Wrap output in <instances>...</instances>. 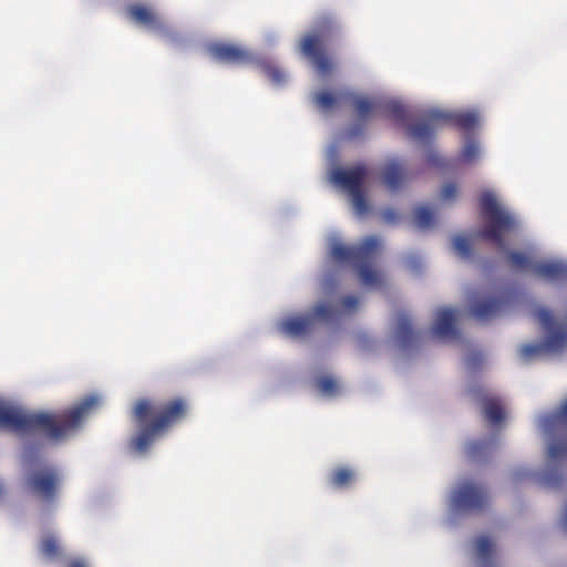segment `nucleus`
Returning <instances> with one entry per match:
<instances>
[{"mask_svg": "<svg viewBox=\"0 0 567 567\" xmlns=\"http://www.w3.org/2000/svg\"><path fill=\"white\" fill-rule=\"evenodd\" d=\"M97 403V398L91 395L62 413L52 414L25 413L0 401V426L19 433L41 432L58 442L74 431Z\"/></svg>", "mask_w": 567, "mask_h": 567, "instance_id": "obj_1", "label": "nucleus"}, {"mask_svg": "<svg viewBox=\"0 0 567 567\" xmlns=\"http://www.w3.org/2000/svg\"><path fill=\"white\" fill-rule=\"evenodd\" d=\"M186 413L187 403L182 398L165 402L138 399L132 410L133 420L138 427L132 440L133 449L138 453L146 452L158 436L181 422Z\"/></svg>", "mask_w": 567, "mask_h": 567, "instance_id": "obj_2", "label": "nucleus"}, {"mask_svg": "<svg viewBox=\"0 0 567 567\" xmlns=\"http://www.w3.org/2000/svg\"><path fill=\"white\" fill-rule=\"evenodd\" d=\"M380 250V240L375 236H369L357 246H346L334 241L330 246V257L340 264H350L358 269L363 285L379 287L382 285V276L370 267L371 261Z\"/></svg>", "mask_w": 567, "mask_h": 567, "instance_id": "obj_3", "label": "nucleus"}, {"mask_svg": "<svg viewBox=\"0 0 567 567\" xmlns=\"http://www.w3.org/2000/svg\"><path fill=\"white\" fill-rule=\"evenodd\" d=\"M480 206L485 224L477 235L505 249L504 236L516 227L514 216L501 207L491 192L481 195Z\"/></svg>", "mask_w": 567, "mask_h": 567, "instance_id": "obj_4", "label": "nucleus"}, {"mask_svg": "<svg viewBox=\"0 0 567 567\" xmlns=\"http://www.w3.org/2000/svg\"><path fill=\"white\" fill-rule=\"evenodd\" d=\"M477 123L478 115L475 112L431 111L427 113L425 122L409 126V134L415 140L425 141L432 136L434 128L451 125L462 131H471Z\"/></svg>", "mask_w": 567, "mask_h": 567, "instance_id": "obj_5", "label": "nucleus"}, {"mask_svg": "<svg viewBox=\"0 0 567 567\" xmlns=\"http://www.w3.org/2000/svg\"><path fill=\"white\" fill-rule=\"evenodd\" d=\"M333 31L330 19L322 20L315 32L306 34L300 41L301 53L312 63L321 75H328L333 70V62L327 53L326 42Z\"/></svg>", "mask_w": 567, "mask_h": 567, "instance_id": "obj_6", "label": "nucleus"}, {"mask_svg": "<svg viewBox=\"0 0 567 567\" xmlns=\"http://www.w3.org/2000/svg\"><path fill=\"white\" fill-rule=\"evenodd\" d=\"M339 312L330 305L320 303L312 308L307 316H290L279 322V330L287 337L298 339L309 334L317 321L331 323Z\"/></svg>", "mask_w": 567, "mask_h": 567, "instance_id": "obj_7", "label": "nucleus"}, {"mask_svg": "<svg viewBox=\"0 0 567 567\" xmlns=\"http://www.w3.org/2000/svg\"><path fill=\"white\" fill-rule=\"evenodd\" d=\"M539 421L544 434L553 441L547 451L549 460L567 457V399L554 413L544 415Z\"/></svg>", "mask_w": 567, "mask_h": 567, "instance_id": "obj_8", "label": "nucleus"}, {"mask_svg": "<svg viewBox=\"0 0 567 567\" xmlns=\"http://www.w3.org/2000/svg\"><path fill=\"white\" fill-rule=\"evenodd\" d=\"M486 488L474 482H464L452 494L451 503L456 511L476 512L488 503Z\"/></svg>", "mask_w": 567, "mask_h": 567, "instance_id": "obj_9", "label": "nucleus"}, {"mask_svg": "<svg viewBox=\"0 0 567 567\" xmlns=\"http://www.w3.org/2000/svg\"><path fill=\"white\" fill-rule=\"evenodd\" d=\"M61 477L52 467H45L31 473L27 480L30 491L45 502H53L58 496Z\"/></svg>", "mask_w": 567, "mask_h": 567, "instance_id": "obj_10", "label": "nucleus"}, {"mask_svg": "<svg viewBox=\"0 0 567 567\" xmlns=\"http://www.w3.org/2000/svg\"><path fill=\"white\" fill-rule=\"evenodd\" d=\"M365 176V166L359 164L351 168H336L331 174V179L334 184L351 194L362 189Z\"/></svg>", "mask_w": 567, "mask_h": 567, "instance_id": "obj_11", "label": "nucleus"}, {"mask_svg": "<svg viewBox=\"0 0 567 567\" xmlns=\"http://www.w3.org/2000/svg\"><path fill=\"white\" fill-rule=\"evenodd\" d=\"M509 295L511 293L475 300L471 305V315L478 321L491 320L509 302Z\"/></svg>", "mask_w": 567, "mask_h": 567, "instance_id": "obj_12", "label": "nucleus"}, {"mask_svg": "<svg viewBox=\"0 0 567 567\" xmlns=\"http://www.w3.org/2000/svg\"><path fill=\"white\" fill-rule=\"evenodd\" d=\"M208 52L213 59L223 63L244 64L251 60L246 50L230 43H212Z\"/></svg>", "mask_w": 567, "mask_h": 567, "instance_id": "obj_13", "label": "nucleus"}, {"mask_svg": "<svg viewBox=\"0 0 567 567\" xmlns=\"http://www.w3.org/2000/svg\"><path fill=\"white\" fill-rule=\"evenodd\" d=\"M535 317L542 327L548 331V337L546 339V346L548 348L559 349L567 343V332L555 328L556 322L549 310L539 308L535 311Z\"/></svg>", "mask_w": 567, "mask_h": 567, "instance_id": "obj_14", "label": "nucleus"}, {"mask_svg": "<svg viewBox=\"0 0 567 567\" xmlns=\"http://www.w3.org/2000/svg\"><path fill=\"white\" fill-rule=\"evenodd\" d=\"M432 332L440 339L452 340L458 337L455 327V313L452 309L443 308L437 311Z\"/></svg>", "mask_w": 567, "mask_h": 567, "instance_id": "obj_15", "label": "nucleus"}, {"mask_svg": "<svg viewBox=\"0 0 567 567\" xmlns=\"http://www.w3.org/2000/svg\"><path fill=\"white\" fill-rule=\"evenodd\" d=\"M127 12L133 21L148 29L163 30L165 27L161 17L143 4H133Z\"/></svg>", "mask_w": 567, "mask_h": 567, "instance_id": "obj_16", "label": "nucleus"}, {"mask_svg": "<svg viewBox=\"0 0 567 567\" xmlns=\"http://www.w3.org/2000/svg\"><path fill=\"white\" fill-rule=\"evenodd\" d=\"M533 272L538 277L558 281L567 279V265L561 261H544L533 266Z\"/></svg>", "mask_w": 567, "mask_h": 567, "instance_id": "obj_17", "label": "nucleus"}, {"mask_svg": "<svg viewBox=\"0 0 567 567\" xmlns=\"http://www.w3.org/2000/svg\"><path fill=\"white\" fill-rule=\"evenodd\" d=\"M484 419L492 425H498L505 420V411L499 398L485 395L482 399Z\"/></svg>", "mask_w": 567, "mask_h": 567, "instance_id": "obj_18", "label": "nucleus"}, {"mask_svg": "<svg viewBox=\"0 0 567 567\" xmlns=\"http://www.w3.org/2000/svg\"><path fill=\"white\" fill-rule=\"evenodd\" d=\"M382 179L391 190L399 189L405 179L401 163L396 159L390 161L383 168Z\"/></svg>", "mask_w": 567, "mask_h": 567, "instance_id": "obj_19", "label": "nucleus"}, {"mask_svg": "<svg viewBox=\"0 0 567 567\" xmlns=\"http://www.w3.org/2000/svg\"><path fill=\"white\" fill-rule=\"evenodd\" d=\"M395 338L403 348L409 347L414 340L412 321L405 312H401L396 318Z\"/></svg>", "mask_w": 567, "mask_h": 567, "instance_id": "obj_20", "label": "nucleus"}, {"mask_svg": "<svg viewBox=\"0 0 567 567\" xmlns=\"http://www.w3.org/2000/svg\"><path fill=\"white\" fill-rule=\"evenodd\" d=\"M355 481V472L348 466H339L329 475V483L334 488H347Z\"/></svg>", "mask_w": 567, "mask_h": 567, "instance_id": "obj_21", "label": "nucleus"}, {"mask_svg": "<svg viewBox=\"0 0 567 567\" xmlns=\"http://www.w3.org/2000/svg\"><path fill=\"white\" fill-rule=\"evenodd\" d=\"M506 256L507 262L511 266V268L522 271L533 270L534 265L532 262L530 257L527 254L512 250L507 251Z\"/></svg>", "mask_w": 567, "mask_h": 567, "instance_id": "obj_22", "label": "nucleus"}, {"mask_svg": "<svg viewBox=\"0 0 567 567\" xmlns=\"http://www.w3.org/2000/svg\"><path fill=\"white\" fill-rule=\"evenodd\" d=\"M413 218L415 225L421 229L430 228L434 225V213L427 206H419L414 209Z\"/></svg>", "mask_w": 567, "mask_h": 567, "instance_id": "obj_23", "label": "nucleus"}, {"mask_svg": "<svg viewBox=\"0 0 567 567\" xmlns=\"http://www.w3.org/2000/svg\"><path fill=\"white\" fill-rule=\"evenodd\" d=\"M383 110L389 117L395 120L398 123L403 124L408 118L406 109L396 101H389L384 103Z\"/></svg>", "mask_w": 567, "mask_h": 567, "instance_id": "obj_24", "label": "nucleus"}, {"mask_svg": "<svg viewBox=\"0 0 567 567\" xmlns=\"http://www.w3.org/2000/svg\"><path fill=\"white\" fill-rule=\"evenodd\" d=\"M318 390L327 396H334L339 392V384L336 379L329 375H323L317 379Z\"/></svg>", "mask_w": 567, "mask_h": 567, "instance_id": "obj_25", "label": "nucleus"}, {"mask_svg": "<svg viewBox=\"0 0 567 567\" xmlns=\"http://www.w3.org/2000/svg\"><path fill=\"white\" fill-rule=\"evenodd\" d=\"M476 555L483 561L487 563L491 559L493 545L487 536H480L475 542Z\"/></svg>", "mask_w": 567, "mask_h": 567, "instance_id": "obj_26", "label": "nucleus"}, {"mask_svg": "<svg viewBox=\"0 0 567 567\" xmlns=\"http://www.w3.org/2000/svg\"><path fill=\"white\" fill-rule=\"evenodd\" d=\"M350 195H351L352 205H353V208L355 209V213L359 216L367 214V212L369 210V205H368L365 195L363 193V189L351 193Z\"/></svg>", "mask_w": 567, "mask_h": 567, "instance_id": "obj_27", "label": "nucleus"}, {"mask_svg": "<svg viewBox=\"0 0 567 567\" xmlns=\"http://www.w3.org/2000/svg\"><path fill=\"white\" fill-rule=\"evenodd\" d=\"M41 553L49 558L56 557L60 554L58 540L52 536L45 537L41 542Z\"/></svg>", "mask_w": 567, "mask_h": 567, "instance_id": "obj_28", "label": "nucleus"}, {"mask_svg": "<svg viewBox=\"0 0 567 567\" xmlns=\"http://www.w3.org/2000/svg\"><path fill=\"white\" fill-rule=\"evenodd\" d=\"M480 156V146L475 141H468L462 151L461 158L465 163H472Z\"/></svg>", "mask_w": 567, "mask_h": 567, "instance_id": "obj_29", "label": "nucleus"}, {"mask_svg": "<svg viewBox=\"0 0 567 567\" xmlns=\"http://www.w3.org/2000/svg\"><path fill=\"white\" fill-rule=\"evenodd\" d=\"M315 102L322 110H330L336 105L337 97L328 91H321L316 94Z\"/></svg>", "mask_w": 567, "mask_h": 567, "instance_id": "obj_30", "label": "nucleus"}, {"mask_svg": "<svg viewBox=\"0 0 567 567\" xmlns=\"http://www.w3.org/2000/svg\"><path fill=\"white\" fill-rule=\"evenodd\" d=\"M453 248L463 258H467L471 256V244L468 239L464 236L454 237Z\"/></svg>", "mask_w": 567, "mask_h": 567, "instance_id": "obj_31", "label": "nucleus"}, {"mask_svg": "<svg viewBox=\"0 0 567 567\" xmlns=\"http://www.w3.org/2000/svg\"><path fill=\"white\" fill-rule=\"evenodd\" d=\"M355 111L360 117H367L375 107V105L365 97H357L354 100Z\"/></svg>", "mask_w": 567, "mask_h": 567, "instance_id": "obj_32", "label": "nucleus"}, {"mask_svg": "<svg viewBox=\"0 0 567 567\" xmlns=\"http://www.w3.org/2000/svg\"><path fill=\"white\" fill-rule=\"evenodd\" d=\"M489 442L482 440L471 442L467 446V454L472 458L480 457L484 453V451L489 447Z\"/></svg>", "mask_w": 567, "mask_h": 567, "instance_id": "obj_33", "label": "nucleus"}, {"mask_svg": "<svg viewBox=\"0 0 567 567\" xmlns=\"http://www.w3.org/2000/svg\"><path fill=\"white\" fill-rule=\"evenodd\" d=\"M543 351L544 347L542 344H524L520 348V355L524 359H529L540 354Z\"/></svg>", "mask_w": 567, "mask_h": 567, "instance_id": "obj_34", "label": "nucleus"}, {"mask_svg": "<svg viewBox=\"0 0 567 567\" xmlns=\"http://www.w3.org/2000/svg\"><path fill=\"white\" fill-rule=\"evenodd\" d=\"M543 481L545 484H547L550 487H557L560 485V483L563 481V476L553 471H548L544 474Z\"/></svg>", "mask_w": 567, "mask_h": 567, "instance_id": "obj_35", "label": "nucleus"}, {"mask_svg": "<svg viewBox=\"0 0 567 567\" xmlns=\"http://www.w3.org/2000/svg\"><path fill=\"white\" fill-rule=\"evenodd\" d=\"M457 194V186L454 183H447L441 190V197L444 200L453 199Z\"/></svg>", "mask_w": 567, "mask_h": 567, "instance_id": "obj_36", "label": "nucleus"}, {"mask_svg": "<svg viewBox=\"0 0 567 567\" xmlns=\"http://www.w3.org/2000/svg\"><path fill=\"white\" fill-rule=\"evenodd\" d=\"M341 305L348 311L354 310L359 306V298L352 295L346 296L341 299Z\"/></svg>", "mask_w": 567, "mask_h": 567, "instance_id": "obj_37", "label": "nucleus"}, {"mask_svg": "<svg viewBox=\"0 0 567 567\" xmlns=\"http://www.w3.org/2000/svg\"><path fill=\"white\" fill-rule=\"evenodd\" d=\"M382 218L388 224H394L399 220V215L393 208H385L382 212Z\"/></svg>", "mask_w": 567, "mask_h": 567, "instance_id": "obj_38", "label": "nucleus"}, {"mask_svg": "<svg viewBox=\"0 0 567 567\" xmlns=\"http://www.w3.org/2000/svg\"><path fill=\"white\" fill-rule=\"evenodd\" d=\"M268 75L276 83H280L285 79V74L280 70L274 68L268 70Z\"/></svg>", "mask_w": 567, "mask_h": 567, "instance_id": "obj_39", "label": "nucleus"}, {"mask_svg": "<svg viewBox=\"0 0 567 567\" xmlns=\"http://www.w3.org/2000/svg\"><path fill=\"white\" fill-rule=\"evenodd\" d=\"M68 567H87L82 559H73L69 563Z\"/></svg>", "mask_w": 567, "mask_h": 567, "instance_id": "obj_40", "label": "nucleus"}, {"mask_svg": "<svg viewBox=\"0 0 567 567\" xmlns=\"http://www.w3.org/2000/svg\"><path fill=\"white\" fill-rule=\"evenodd\" d=\"M357 134H358V132H355V131L350 132V135H352V136H355Z\"/></svg>", "mask_w": 567, "mask_h": 567, "instance_id": "obj_41", "label": "nucleus"}, {"mask_svg": "<svg viewBox=\"0 0 567 567\" xmlns=\"http://www.w3.org/2000/svg\"><path fill=\"white\" fill-rule=\"evenodd\" d=\"M411 267H412V268H416V267H417V265H416V264H414L413 261H411Z\"/></svg>", "mask_w": 567, "mask_h": 567, "instance_id": "obj_42", "label": "nucleus"}, {"mask_svg": "<svg viewBox=\"0 0 567 567\" xmlns=\"http://www.w3.org/2000/svg\"><path fill=\"white\" fill-rule=\"evenodd\" d=\"M3 489H2V486L0 485V495L2 494Z\"/></svg>", "mask_w": 567, "mask_h": 567, "instance_id": "obj_43", "label": "nucleus"}]
</instances>
